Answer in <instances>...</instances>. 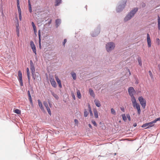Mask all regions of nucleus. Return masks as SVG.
<instances>
[{
	"label": "nucleus",
	"mask_w": 160,
	"mask_h": 160,
	"mask_svg": "<svg viewBox=\"0 0 160 160\" xmlns=\"http://www.w3.org/2000/svg\"><path fill=\"white\" fill-rule=\"evenodd\" d=\"M128 91L129 95L131 97V100L134 108H136L138 111V113L140 114L141 112L140 107L139 104L137 103L136 99L134 96V94L136 93V91L132 87L129 88Z\"/></svg>",
	"instance_id": "obj_1"
},
{
	"label": "nucleus",
	"mask_w": 160,
	"mask_h": 160,
	"mask_svg": "<svg viewBox=\"0 0 160 160\" xmlns=\"http://www.w3.org/2000/svg\"><path fill=\"white\" fill-rule=\"evenodd\" d=\"M160 120V118H158L153 121L145 123L142 125V127L143 128H149L153 126L154 125V124L156 123L157 121Z\"/></svg>",
	"instance_id": "obj_2"
},
{
	"label": "nucleus",
	"mask_w": 160,
	"mask_h": 160,
	"mask_svg": "<svg viewBox=\"0 0 160 160\" xmlns=\"http://www.w3.org/2000/svg\"><path fill=\"white\" fill-rule=\"evenodd\" d=\"M138 8H135L131 11L125 18L124 19V21H127L130 19L138 11Z\"/></svg>",
	"instance_id": "obj_3"
},
{
	"label": "nucleus",
	"mask_w": 160,
	"mask_h": 160,
	"mask_svg": "<svg viewBox=\"0 0 160 160\" xmlns=\"http://www.w3.org/2000/svg\"><path fill=\"white\" fill-rule=\"evenodd\" d=\"M115 47L114 44L112 42L108 43L106 46V50L108 52L113 49Z\"/></svg>",
	"instance_id": "obj_4"
},
{
	"label": "nucleus",
	"mask_w": 160,
	"mask_h": 160,
	"mask_svg": "<svg viewBox=\"0 0 160 160\" xmlns=\"http://www.w3.org/2000/svg\"><path fill=\"white\" fill-rule=\"evenodd\" d=\"M138 100L143 108L144 109L146 106V101L142 96L139 97Z\"/></svg>",
	"instance_id": "obj_5"
},
{
	"label": "nucleus",
	"mask_w": 160,
	"mask_h": 160,
	"mask_svg": "<svg viewBox=\"0 0 160 160\" xmlns=\"http://www.w3.org/2000/svg\"><path fill=\"white\" fill-rule=\"evenodd\" d=\"M32 78L34 80H39V74L38 72L32 73Z\"/></svg>",
	"instance_id": "obj_6"
},
{
	"label": "nucleus",
	"mask_w": 160,
	"mask_h": 160,
	"mask_svg": "<svg viewBox=\"0 0 160 160\" xmlns=\"http://www.w3.org/2000/svg\"><path fill=\"white\" fill-rule=\"evenodd\" d=\"M30 45L31 47V48L32 49V51L34 53L35 55H36V47L35 46L33 42V41H31L30 42Z\"/></svg>",
	"instance_id": "obj_7"
},
{
	"label": "nucleus",
	"mask_w": 160,
	"mask_h": 160,
	"mask_svg": "<svg viewBox=\"0 0 160 160\" xmlns=\"http://www.w3.org/2000/svg\"><path fill=\"white\" fill-rule=\"evenodd\" d=\"M147 42L148 47L149 48L151 47V42L149 35L148 33L147 34Z\"/></svg>",
	"instance_id": "obj_8"
},
{
	"label": "nucleus",
	"mask_w": 160,
	"mask_h": 160,
	"mask_svg": "<svg viewBox=\"0 0 160 160\" xmlns=\"http://www.w3.org/2000/svg\"><path fill=\"white\" fill-rule=\"evenodd\" d=\"M50 81L52 86L54 88H56L57 87L56 82L53 78H50Z\"/></svg>",
	"instance_id": "obj_9"
},
{
	"label": "nucleus",
	"mask_w": 160,
	"mask_h": 160,
	"mask_svg": "<svg viewBox=\"0 0 160 160\" xmlns=\"http://www.w3.org/2000/svg\"><path fill=\"white\" fill-rule=\"evenodd\" d=\"M30 69L31 70L32 72H34L35 71L34 66L33 62L32 60L30 61Z\"/></svg>",
	"instance_id": "obj_10"
},
{
	"label": "nucleus",
	"mask_w": 160,
	"mask_h": 160,
	"mask_svg": "<svg viewBox=\"0 0 160 160\" xmlns=\"http://www.w3.org/2000/svg\"><path fill=\"white\" fill-rule=\"evenodd\" d=\"M38 106H39V107H40V108L41 109L42 111H44V108L43 107L42 103V102H41L40 100L39 99H38Z\"/></svg>",
	"instance_id": "obj_11"
},
{
	"label": "nucleus",
	"mask_w": 160,
	"mask_h": 160,
	"mask_svg": "<svg viewBox=\"0 0 160 160\" xmlns=\"http://www.w3.org/2000/svg\"><path fill=\"white\" fill-rule=\"evenodd\" d=\"M55 78L56 81H57L58 84V85H59V87L61 88H62V86L61 83V81L60 80V79H59V78H58V77L57 76H56L55 77Z\"/></svg>",
	"instance_id": "obj_12"
},
{
	"label": "nucleus",
	"mask_w": 160,
	"mask_h": 160,
	"mask_svg": "<svg viewBox=\"0 0 160 160\" xmlns=\"http://www.w3.org/2000/svg\"><path fill=\"white\" fill-rule=\"evenodd\" d=\"M94 102L96 105L98 107H99L101 106V104L99 101L98 100L95 99L94 101Z\"/></svg>",
	"instance_id": "obj_13"
},
{
	"label": "nucleus",
	"mask_w": 160,
	"mask_h": 160,
	"mask_svg": "<svg viewBox=\"0 0 160 160\" xmlns=\"http://www.w3.org/2000/svg\"><path fill=\"white\" fill-rule=\"evenodd\" d=\"M28 96L29 97V100L31 104L32 105L33 104L32 101V97H31V95L30 94V92L29 91H28Z\"/></svg>",
	"instance_id": "obj_14"
},
{
	"label": "nucleus",
	"mask_w": 160,
	"mask_h": 160,
	"mask_svg": "<svg viewBox=\"0 0 160 160\" xmlns=\"http://www.w3.org/2000/svg\"><path fill=\"white\" fill-rule=\"evenodd\" d=\"M89 92L90 94L93 98H94L95 96V94L93 90L91 88H89Z\"/></svg>",
	"instance_id": "obj_15"
},
{
	"label": "nucleus",
	"mask_w": 160,
	"mask_h": 160,
	"mask_svg": "<svg viewBox=\"0 0 160 160\" xmlns=\"http://www.w3.org/2000/svg\"><path fill=\"white\" fill-rule=\"evenodd\" d=\"M62 2L61 0H56L55 2V6H58Z\"/></svg>",
	"instance_id": "obj_16"
},
{
	"label": "nucleus",
	"mask_w": 160,
	"mask_h": 160,
	"mask_svg": "<svg viewBox=\"0 0 160 160\" xmlns=\"http://www.w3.org/2000/svg\"><path fill=\"white\" fill-rule=\"evenodd\" d=\"M93 112L95 118H98V114L97 110L96 109H94L93 110Z\"/></svg>",
	"instance_id": "obj_17"
},
{
	"label": "nucleus",
	"mask_w": 160,
	"mask_h": 160,
	"mask_svg": "<svg viewBox=\"0 0 160 160\" xmlns=\"http://www.w3.org/2000/svg\"><path fill=\"white\" fill-rule=\"evenodd\" d=\"M27 73L28 80L29 82L30 79V72H29V69L28 68H27Z\"/></svg>",
	"instance_id": "obj_18"
},
{
	"label": "nucleus",
	"mask_w": 160,
	"mask_h": 160,
	"mask_svg": "<svg viewBox=\"0 0 160 160\" xmlns=\"http://www.w3.org/2000/svg\"><path fill=\"white\" fill-rule=\"evenodd\" d=\"M18 80L19 81L20 85L21 86H23V83L22 80V77H18Z\"/></svg>",
	"instance_id": "obj_19"
},
{
	"label": "nucleus",
	"mask_w": 160,
	"mask_h": 160,
	"mask_svg": "<svg viewBox=\"0 0 160 160\" xmlns=\"http://www.w3.org/2000/svg\"><path fill=\"white\" fill-rule=\"evenodd\" d=\"M51 93L52 95L56 99L58 100L59 99V97L57 94H55L53 92H52Z\"/></svg>",
	"instance_id": "obj_20"
},
{
	"label": "nucleus",
	"mask_w": 160,
	"mask_h": 160,
	"mask_svg": "<svg viewBox=\"0 0 160 160\" xmlns=\"http://www.w3.org/2000/svg\"><path fill=\"white\" fill-rule=\"evenodd\" d=\"M77 93L78 97L79 99L80 98H81V95L80 91L78 90H77Z\"/></svg>",
	"instance_id": "obj_21"
},
{
	"label": "nucleus",
	"mask_w": 160,
	"mask_h": 160,
	"mask_svg": "<svg viewBox=\"0 0 160 160\" xmlns=\"http://www.w3.org/2000/svg\"><path fill=\"white\" fill-rule=\"evenodd\" d=\"M158 27L159 30H160V17L159 16H158Z\"/></svg>",
	"instance_id": "obj_22"
},
{
	"label": "nucleus",
	"mask_w": 160,
	"mask_h": 160,
	"mask_svg": "<svg viewBox=\"0 0 160 160\" xmlns=\"http://www.w3.org/2000/svg\"><path fill=\"white\" fill-rule=\"evenodd\" d=\"M88 108L89 111V112H90V115L92 117L93 116V114L92 112L90 106L89 105H88Z\"/></svg>",
	"instance_id": "obj_23"
},
{
	"label": "nucleus",
	"mask_w": 160,
	"mask_h": 160,
	"mask_svg": "<svg viewBox=\"0 0 160 160\" xmlns=\"http://www.w3.org/2000/svg\"><path fill=\"white\" fill-rule=\"evenodd\" d=\"M71 74L72 75V77L73 78V79L74 80H76V77L75 73L73 72H72L71 73Z\"/></svg>",
	"instance_id": "obj_24"
},
{
	"label": "nucleus",
	"mask_w": 160,
	"mask_h": 160,
	"mask_svg": "<svg viewBox=\"0 0 160 160\" xmlns=\"http://www.w3.org/2000/svg\"><path fill=\"white\" fill-rule=\"evenodd\" d=\"M138 60L139 65L141 66H142V61L141 58H138Z\"/></svg>",
	"instance_id": "obj_25"
},
{
	"label": "nucleus",
	"mask_w": 160,
	"mask_h": 160,
	"mask_svg": "<svg viewBox=\"0 0 160 160\" xmlns=\"http://www.w3.org/2000/svg\"><path fill=\"white\" fill-rule=\"evenodd\" d=\"M88 112H87L86 109L84 110V115L85 117H86L88 116Z\"/></svg>",
	"instance_id": "obj_26"
},
{
	"label": "nucleus",
	"mask_w": 160,
	"mask_h": 160,
	"mask_svg": "<svg viewBox=\"0 0 160 160\" xmlns=\"http://www.w3.org/2000/svg\"><path fill=\"white\" fill-rule=\"evenodd\" d=\"M111 111L112 114L114 115H115L116 114V112L113 108H112L111 109Z\"/></svg>",
	"instance_id": "obj_27"
},
{
	"label": "nucleus",
	"mask_w": 160,
	"mask_h": 160,
	"mask_svg": "<svg viewBox=\"0 0 160 160\" xmlns=\"http://www.w3.org/2000/svg\"><path fill=\"white\" fill-rule=\"evenodd\" d=\"M14 112L17 114H20L21 113V111L18 109H17L14 110Z\"/></svg>",
	"instance_id": "obj_28"
},
{
	"label": "nucleus",
	"mask_w": 160,
	"mask_h": 160,
	"mask_svg": "<svg viewBox=\"0 0 160 160\" xmlns=\"http://www.w3.org/2000/svg\"><path fill=\"white\" fill-rule=\"evenodd\" d=\"M122 119L124 121H126L127 120V117L126 116L125 114H122Z\"/></svg>",
	"instance_id": "obj_29"
},
{
	"label": "nucleus",
	"mask_w": 160,
	"mask_h": 160,
	"mask_svg": "<svg viewBox=\"0 0 160 160\" xmlns=\"http://www.w3.org/2000/svg\"><path fill=\"white\" fill-rule=\"evenodd\" d=\"M56 24L58 25L60 24L61 22V20L60 19H58L56 20Z\"/></svg>",
	"instance_id": "obj_30"
},
{
	"label": "nucleus",
	"mask_w": 160,
	"mask_h": 160,
	"mask_svg": "<svg viewBox=\"0 0 160 160\" xmlns=\"http://www.w3.org/2000/svg\"><path fill=\"white\" fill-rule=\"evenodd\" d=\"M17 8L18 13L21 12V10L19 5H17Z\"/></svg>",
	"instance_id": "obj_31"
},
{
	"label": "nucleus",
	"mask_w": 160,
	"mask_h": 160,
	"mask_svg": "<svg viewBox=\"0 0 160 160\" xmlns=\"http://www.w3.org/2000/svg\"><path fill=\"white\" fill-rule=\"evenodd\" d=\"M48 112L50 115H51V112L50 108L48 107L46 108Z\"/></svg>",
	"instance_id": "obj_32"
},
{
	"label": "nucleus",
	"mask_w": 160,
	"mask_h": 160,
	"mask_svg": "<svg viewBox=\"0 0 160 160\" xmlns=\"http://www.w3.org/2000/svg\"><path fill=\"white\" fill-rule=\"evenodd\" d=\"M43 104L44 105V106L46 107V108L48 107V104L47 102H43Z\"/></svg>",
	"instance_id": "obj_33"
},
{
	"label": "nucleus",
	"mask_w": 160,
	"mask_h": 160,
	"mask_svg": "<svg viewBox=\"0 0 160 160\" xmlns=\"http://www.w3.org/2000/svg\"><path fill=\"white\" fill-rule=\"evenodd\" d=\"M121 7V6L120 5L118 7V8L116 10L117 12H119L121 11L122 10L120 9Z\"/></svg>",
	"instance_id": "obj_34"
},
{
	"label": "nucleus",
	"mask_w": 160,
	"mask_h": 160,
	"mask_svg": "<svg viewBox=\"0 0 160 160\" xmlns=\"http://www.w3.org/2000/svg\"><path fill=\"white\" fill-rule=\"evenodd\" d=\"M18 77H22V73L20 71H19L18 72Z\"/></svg>",
	"instance_id": "obj_35"
},
{
	"label": "nucleus",
	"mask_w": 160,
	"mask_h": 160,
	"mask_svg": "<svg viewBox=\"0 0 160 160\" xmlns=\"http://www.w3.org/2000/svg\"><path fill=\"white\" fill-rule=\"evenodd\" d=\"M148 72L151 78H153V75L151 71H149Z\"/></svg>",
	"instance_id": "obj_36"
},
{
	"label": "nucleus",
	"mask_w": 160,
	"mask_h": 160,
	"mask_svg": "<svg viewBox=\"0 0 160 160\" xmlns=\"http://www.w3.org/2000/svg\"><path fill=\"white\" fill-rule=\"evenodd\" d=\"M33 29L34 32L35 34L37 32L36 27L35 26L33 27Z\"/></svg>",
	"instance_id": "obj_37"
},
{
	"label": "nucleus",
	"mask_w": 160,
	"mask_h": 160,
	"mask_svg": "<svg viewBox=\"0 0 160 160\" xmlns=\"http://www.w3.org/2000/svg\"><path fill=\"white\" fill-rule=\"evenodd\" d=\"M92 122L94 126H97V123L95 121L92 120Z\"/></svg>",
	"instance_id": "obj_38"
},
{
	"label": "nucleus",
	"mask_w": 160,
	"mask_h": 160,
	"mask_svg": "<svg viewBox=\"0 0 160 160\" xmlns=\"http://www.w3.org/2000/svg\"><path fill=\"white\" fill-rule=\"evenodd\" d=\"M19 20L21 21L22 20L21 12L18 13Z\"/></svg>",
	"instance_id": "obj_39"
},
{
	"label": "nucleus",
	"mask_w": 160,
	"mask_h": 160,
	"mask_svg": "<svg viewBox=\"0 0 160 160\" xmlns=\"http://www.w3.org/2000/svg\"><path fill=\"white\" fill-rule=\"evenodd\" d=\"M127 117L128 119V120L130 121L131 120V118L130 115L129 114H128L127 115Z\"/></svg>",
	"instance_id": "obj_40"
},
{
	"label": "nucleus",
	"mask_w": 160,
	"mask_h": 160,
	"mask_svg": "<svg viewBox=\"0 0 160 160\" xmlns=\"http://www.w3.org/2000/svg\"><path fill=\"white\" fill-rule=\"evenodd\" d=\"M156 42L158 43V45L160 44V40L158 38L156 39Z\"/></svg>",
	"instance_id": "obj_41"
},
{
	"label": "nucleus",
	"mask_w": 160,
	"mask_h": 160,
	"mask_svg": "<svg viewBox=\"0 0 160 160\" xmlns=\"http://www.w3.org/2000/svg\"><path fill=\"white\" fill-rule=\"evenodd\" d=\"M40 35H41V32H40V31L39 30L38 31V36H39V40H40Z\"/></svg>",
	"instance_id": "obj_42"
},
{
	"label": "nucleus",
	"mask_w": 160,
	"mask_h": 160,
	"mask_svg": "<svg viewBox=\"0 0 160 160\" xmlns=\"http://www.w3.org/2000/svg\"><path fill=\"white\" fill-rule=\"evenodd\" d=\"M29 12H31L32 11L31 6H29Z\"/></svg>",
	"instance_id": "obj_43"
},
{
	"label": "nucleus",
	"mask_w": 160,
	"mask_h": 160,
	"mask_svg": "<svg viewBox=\"0 0 160 160\" xmlns=\"http://www.w3.org/2000/svg\"><path fill=\"white\" fill-rule=\"evenodd\" d=\"M74 122H75V123L77 124H78V120L76 119H75L74 120Z\"/></svg>",
	"instance_id": "obj_44"
},
{
	"label": "nucleus",
	"mask_w": 160,
	"mask_h": 160,
	"mask_svg": "<svg viewBox=\"0 0 160 160\" xmlns=\"http://www.w3.org/2000/svg\"><path fill=\"white\" fill-rule=\"evenodd\" d=\"M120 109H121V111H122L123 112H125V109L123 107H121L120 108Z\"/></svg>",
	"instance_id": "obj_45"
},
{
	"label": "nucleus",
	"mask_w": 160,
	"mask_h": 160,
	"mask_svg": "<svg viewBox=\"0 0 160 160\" xmlns=\"http://www.w3.org/2000/svg\"><path fill=\"white\" fill-rule=\"evenodd\" d=\"M67 41V40L66 39H64V42H63V44L64 45H65V44L66 43V42Z\"/></svg>",
	"instance_id": "obj_46"
},
{
	"label": "nucleus",
	"mask_w": 160,
	"mask_h": 160,
	"mask_svg": "<svg viewBox=\"0 0 160 160\" xmlns=\"http://www.w3.org/2000/svg\"><path fill=\"white\" fill-rule=\"evenodd\" d=\"M16 32L17 33L18 36H19V29L18 28L17 29Z\"/></svg>",
	"instance_id": "obj_47"
},
{
	"label": "nucleus",
	"mask_w": 160,
	"mask_h": 160,
	"mask_svg": "<svg viewBox=\"0 0 160 160\" xmlns=\"http://www.w3.org/2000/svg\"><path fill=\"white\" fill-rule=\"evenodd\" d=\"M48 102L50 107L51 108L52 106V104L51 103L50 101Z\"/></svg>",
	"instance_id": "obj_48"
},
{
	"label": "nucleus",
	"mask_w": 160,
	"mask_h": 160,
	"mask_svg": "<svg viewBox=\"0 0 160 160\" xmlns=\"http://www.w3.org/2000/svg\"><path fill=\"white\" fill-rule=\"evenodd\" d=\"M72 97L74 99H75V96L74 95V94H72Z\"/></svg>",
	"instance_id": "obj_49"
},
{
	"label": "nucleus",
	"mask_w": 160,
	"mask_h": 160,
	"mask_svg": "<svg viewBox=\"0 0 160 160\" xmlns=\"http://www.w3.org/2000/svg\"><path fill=\"white\" fill-rule=\"evenodd\" d=\"M32 27H34V26H35V24H34V23L33 22H32Z\"/></svg>",
	"instance_id": "obj_50"
},
{
	"label": "nucleus",
	"mask_w": 160,
	"mask_h": 160,
	"mask_svg": "<svg viewBox=\"0 0 160 160\" xmlns=\"http://www.w3.org/2000/svg\"><path fill=\"white\" fill-rule=\"evenodd\" d=\"M17 5H19V0H17Z\"/></svg>",
	"instance_id": "obj_51"
},
{
	"label": "nucleus",
	"mask_w": 160,
	"mask_h": 160,
	"mask_svg": "<svg viewBox=\"0 0 160 160\" xmlns=\"http://www.w3.org/2000/svg\"><path fill=\"white\" fill-rule=\"evenodd\" d=\"M28 2L29 6H31V4H30V0H28Z\"/></svg>",
	"instance_id": "obj_52"
},
{
	"label": "nucleus",
	"mask_w": 160,
	"mask_h": 160,
	"mask_svg": "<svg viewBox=\"0 0 160 160\" xmlns=\"http://www.w3.org/2000/svg\"><path fill=\"white\" fill-rule=\"evenodd\" d=\"M88 126H89V127L90 128H92V126H91V125L90 124H88Z\"/></svg>",
	"instance_id": "obj_53"
},
{
	"label": "nucleus",
	"mask_w": 160,
	"mask_h": 160,
	"mask_svg": "<svg viewBox=\"0 0 160 160\" xmlns=\"http://www.w3.org/2000/svg\"><path fill=\"white\" fill-rule=\"evenodd\" d=\"M136 125H136V124H134V127H135V126H136Z\"/></svg>",
	"instance_id": "obj_54"
},
{
	"label": "nucleus",
	"mask_w": 160,
	"mask_h": 160,
	"mask_svg": "<svg viewBox=\"0 0 160 160\" xmlns=\"http://www.w3.org/2000/svg\"><path fill=\"white\" fill-rule=\"evenodd\" d=\"M125 5H126V2H125V4H124V7L125 6Z\"/></svg>",
	"instance_id": "obj_55"
}]
</instances>
